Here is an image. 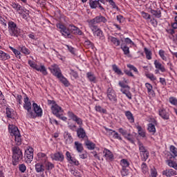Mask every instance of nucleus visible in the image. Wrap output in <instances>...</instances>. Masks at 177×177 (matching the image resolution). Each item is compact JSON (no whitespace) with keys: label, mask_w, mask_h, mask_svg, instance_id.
I'll return each instance as SVG.
<instances>
[{"label":"nucleus","mask_w":177,"mask_h":177,"mask_svg":"<svg viewBox=\"0 0 177 177\" xmlns=\"http://www.w3.org/2000/svg\"><path fill=\"white\" fill-rule=\"evenodd\" d=\"M71 75L73 76V78H78V73H77L76 71H75L73 69H71V72H70Z\"/></svg>","instance_id":"63"},{"label":"nucleus","mask_w":177,"mask_h":177,"mask_svg":"<svg viewBox=\"0 0 177 177\" xmlns=\"http://www.w3.org/2000/svg\"><path fill=\"white\" fill-rule=\"evenodd\" d=\"M9 48H10L12 52H13L14 55H15L16 57H17L18 59H21V57L20 56V55H21V53H20V51H19V50H17L12 46H9Z\"/></svg>","instance_id":"42"},{"label":"nucleus","mask_w":177,"mask_h":177,"mask_svg":"<svg viewBox=\"0 0 177 177\" xmlns=\"http://www.w3.org/2000/svg\"><path fill=\"white\" fill-rule=\"evenodd\" d=\"M158 55L162 60H163V62H168L169 56L167 54V53H165L164 50H160L158 52Z\"/></svg>","instance_id":"24"},{"label":"nucleus","mask_w":177,"mask_h":177,"mask_svg":"<svg viewBox=\"0 0 177 177\" xmlns=\"http://www.w3.org/2000/svg\"><path fill=\"white\" fill-rule=\"evenodd\" d=\"M8 131L11 136H16L20 134V131H19V129L17 128V127L13 124L8 125Z\"/></svg>","instance_id":"18"},{"label":"nucleus","mask_w":177,"mask_h":177,"mask_svg":"<svg viewBox=\"0 0 177 177\" xmlns=\"http://www.w3.org/2000/svg\"><path fill=\"white\" fill-rule=\"evenodd\" d=\"M145 75L150 81H157V77L153 73H146Z\"/></svg>","instance_id":"56"},{"label":"nucleus","mask_w":177,"mask_h":177,"mask_svg":"<svg viewBox=\"0 0 177 177\" xmlns=\"http://www.w3.org/2000/svg\"><path fill=\"white\" fill-rule=\"evenodd\" d=\"M107 97L111 102H117V95L115 94V91L111 88H108Z\"/></svg>","instance_id":"14"},{"label":"nucleus","mask_w":177,"mask_h":177,"mask_svg":"<svg viewBox=\"0 0 177 177\" xmlns=\"http://www.w3.org/2000/svg\"><path fill=\"white\" fill-rule=\"evenodd\" d=\"M112 68H113V71H114V73L118 74V75H124V73H122L121 69H120V68H118V66L117 65L113 64L112 66Z\"/></svg>","instance_id":"38"},{"label":"nucleus","mask_w":177,"mask_h":177,"mask_svg":"<svg viewBox=\"0 0 177 177\" xmlns=\"http://www.w3.org/2000/svg\"><path fill=\"white\" fill-rule=\"evenodd\" d=\"M37 158L39 161H41L44 163L48 160V156H46V154L41 152L37 153Z\"/></svg>","instance_id":"31"},{"label":"nucleus","mask_w":177,"mask_h":177,"mask_svg":"<svg viewBox=\"0 0 177 177\" xmlns=\"http://www.w3.org/2000/svg\"><path fill=\"white\" fill-rule=\"evenodd\" d=\"M171 28L177 30V15L174 17V21L171 24Z\"/></svg>","instance_id":"60"},{"label":"nucleus","mask_w":177,"mask_h":177,"mask_svg":"<svg viewBox=\"0 0 177 177\" xmlns=\"http://www.w3.org/2000/svg\"><path fill=\"white\" fill-rule=\"evenodd\" d=\"M28 64H29V66L30 67H32V68L37 70L38 65L35 62H34L33 61H31V60H28Z\"/></svg>","instance_id":"59"},{"label":"nucleus","mask_w":177,"mask_h":177,"mask_svg":"<svg viewBox=\"0 0 177 177\" xmlns=\"http://www.w3.org/2000/svg\"><path fill=\"white\" fill-rule=\"evenodd\" d=\"M12 162L14 165H16L17 162H19L20 160L23 159V152L20 150L19 147H14L12 148Z\"/></svg>","instance_id":"4"},{"label":"nucleus","mask_w":177,"mask_h":177,"mask_svg":"<svg viewBox=\"0 0 177 177\" xmlns=\"http://www.w3.org/2000/svg\"><path fill=\"white\" fill-rule=\"evenodd\" d=\"M153 64L155 66V74H159L160 71V73H166L167 68H165V66L164 65L161 64V62H160L158 60L156 59L153 62Z\"/></svg>","instance_id":"10"},{"label":"nucleus","mask_w":177,"mask_h":177,"mask_svg":"<svg viewBox=\"0 0 177 177\" xmlns=\"http://www.w3.org/2000/svg\"><path fill=\"white\" fill-rule=\"evenodd\" d=\"M19 169L20 172H22V174H24V172H26L27 169V167H26V165L21 164V165H19Z\"/></svg>","instance_id":"61"},{"label":"nucleus","mask_w":177,"mask_h":177,"mask_svg":"<svg viewBox=\"0 0 177 177\" xmlns=\"http://www.w3.org/2000/svg\"><path fill=\"white\" fill-rule=\"evenodd\" d=\"M48 104L51 106V111L57 118L62 120V121H67V117L64 116V110L62 106H59L55 100H48Z\"/></svg>","instance_id":"2"},{"label":"nucleus","mask_w":177,"mask_h":177,"mask_svg":"<svg viewBox=\"0 0 177 177\" xmlns=\"http://www.w3.org/2000/svg\"><path fill=\"white\" fill-rule=\"evenodd\" d=\"M19 50L21 52V53H24V55H30L31 52L28 48H26V46L19 47Z\"/></svg>","instance_id":"53"},{"label":"nucleus","mask_w":177,"mask_h":177,"mask_svg":"<svg viewBox=\"0 0 177 177\" xmlns=\"http://www.w3.org/2000/svg\"><path fill=\"white\" fill-rule=\"evenodd\" d=\"M84 145L88 150H95L96 147V145L89 140H86Z\"/></svg>","instance_id":"26"},{"label":"nucleus","mask_w":177,"mask_h":177,"mask_svg":"<svg viewBox=\"0 0 177 177\" xmlns=\"http://www.w3.org/2000/svg\"><path fill=\"white\" fill-rule=\"evenodd\" d=\"M8 27V25L6 24V21L3 18H1L0 19V28L5 32L6 30V28Z\"/></svg>","instance_id":"36"},{"label":"nucleus","mask_w":177,"mask_h":177,"mask_svg":"<svg viewBox=\"0 0 177 177\" xmlns=\"http://www.w3.org/2000/svg\"><path fill=\"white\" fill-rule=\"evenodd\" d=\"M150 177H157V170L155 168L151 169Z\"/></svg>","instance_id":"64"},{"label":"nucleus","mask_w":177,"mask_h":177,"mask_svg":"<svg viewBox=\"0 0 177 177\" xmlns=\"http://www.w3.org/2000/svg\"><path fill=\"white\" fill-rule=\"evenodd\" d=\"M104 129L108 133L111 132L110 134L113 135L114 139H118V140H122V138H121V136H120V134L118 132H116L115 131H114L113 129H110L107 127H104Z\"/></svg>","instance_id":"21"},{"label":"nucleus","mask_w":177,"mask_h":177,"mask_svg":"<svg viewBox=\"0 0 177 177\" xmlns=\"http://www.w3.org/2000/svg\"><path fill=\"white\" fill-rule=\"evenodd\" d=\"M15 143L17 146L21 145V135L19 133L17 136H15Z\"/></svg>","instance_id":"51"},{"label":"nucleus","mask_w":177,"mask_h":177,"mask_svg":"<svg viewBox=\"0 0 177 177\" xmlns=\"http://www.w3.org/2000/svg\"><path fill=\"white\" fill-rule=\"evenodd\" d=\"M48 70H50L51 74L54 75V77H59L63 74L62 73V70L59 67V65L56 64H53L50 66V67L48 68Z\"/></svg>","instance_id":"7"},{"label":"nucleus","mask_w":177,"mask_h":177,"mask_svg":"<svg viewBox=\"0 0 177 177\" xmlns=\"http://www.w3.org/2000/svg\"><path fill=\"white\" fill-rule=\"evenodd\" d=\"M68 116L71 120L76 122L77 125H79V128H82V125H84V122L82 119H81L80 117L77 116V115L74 114L73 111H68Z\"/></svg>","instance_id":"8"},{"label":"nucleus","mask_w":177,"mask_h":177,"mask_svg":"<svg viewBox=\"0 0 177 177\" xmlns=\"http://www.w3.org/2000/svg\"><path fill=\"white\" fill-rule=\"evenodd\" d=\"M138 147H139V150H140V154L142 153H146L147 152V149H146V147H145V145H143V144L142 142H140V141H139L138 142Z\"/></svg>","instance_id":"43"},{"label":"nucleus","mask_w":177,"mask_h":177,"mask_svg":"<svg viewBox=\"0 0 177 177\" xmlns=\"http://www.w3.org/2000/svg\"><path fill=\"white\" fill-rule=\"evenodd\" d=\"M66 157L67 161H68L70 164H73V165L76 166L80 165V162L77 160H76L75 158L71 156V153H70V151H67L66 152Z\"/></svg>","instance_id":"12"},{"label":"nucleus","mask_w":177,"mask_h":177,"mask_svg":"<svg viewBox=\"0 0 177 177\" xmlns=\"http://www.w3.org/2000/svg\"><path fill=\"white\" fill-rule=\"evenodd\" d=\"M86 77L90 82L96 84V76H95V74H93L92 72H88L86 73Z\"/></svg>","instance_id":"29"},{"label":"nucleus","mask_w":177,"mask_h":177,"mask_svg":"<svg viewBox=\"0 0 177 177\" xmlns=\"http://www.w3.org/2000/svg\"><path fill=\"white\" fill-rule=\"evenodd\" d=\"M44 166L46 167V169L47 171H52L55 168V165L50 162H49L48 160H46L44 162Z\"/></svg>","instance_id":"34"},{"label":"nucleus","mask_w":177,"mask_h":177,"mask_svg":"<svg viewBox=\"0 0 177 177\" xmlns=\"http://www.w3.org/2000/svg\"><path fill=\"white\" fill-rule=\"evenodd\" d=\"M131 87H129V86H128V87H125L124 88H121L120 91L122 92V93H123L124 95H126L127 97H128V99L131 100L132 99V93H131Z\"/></svg>","instance_id":"23"},{"label":"nucleus","mask_w":177,"mask_h":177,"mask_svg":"<svg viewBox=\"0 0 177 177\" xmlns=\"http://www.w3.org/2000/svg\"><path fill=\"white\" fill-rule=\"evenodd\" d=\"M90 30H91L94 37L103 38V31L97 27V26L88 25Z\"/></svg>","instance_id":"9"},{"label":"nucleus","mask_w":177,"mask_h":177,"mask_svg":"<svg viewBox=\"0 0 177 177\" xmlns=\"http://www.w3.org/2000/svg\"><path fill=\"white\" fill-rule=\"evenodd\" d=\"M24 158L27 164H31V161L34 160V149L32 147H27L25 150Z\"/></svg>","instance_id":"6"},{"label":"nucleus","mask_w":177,"mask_h":177,"mask_svg":"<svg viewBox=\"0 0 177 177\" xmlns=\"http://www.w3.org/2000/svg\"><path fill=\"white\" fill-rule=\"evenodd\" d=\"M68 127L71 131H73L74 132L77 131V125L75 124L68 123Z\"/></svg>","instance_id":"58"},{"label":"nucleus","mask_w":177,"mask_h":177,"mask_svg":"<svg viewBox=\"0 0 177 177\" xmlns=\"http://www.w3.org/2000/svg\"><path fill=\"white\" fill-rule=\"evenodd\" d=\"M140 154L142 161H147V158H149V151L141 153Z\"/></svg>","instance_id":"57"},{"label":"nucleus","mask_w":177,"mask_h":177,"mask_svg":"<svg viewBox=\"0 0 177 177\" xmlns=\"http://www.w3.org/2000/svg\"><path fill=\"white\" fill-rule=\"evenodd\" d=\"M141 16L145 20H150L151 19V16L150 15V14H149L145 11L141 12Z\"/></svg>","instance_id":"54"},{"label":"nucleus","mask_w":177,"mask_h":177,"mask_svg":"<svg viewBox=\"0 0 177 177\" xmlns=\"http://www.w3.org/2000/svg\"><path fill=\"white\" fill-rule=\"evenodd\" d=\"M14 9L17 12V13H19V15H23L24 12H27V9L23 8V7H21L20 4H18L17 8Z\"/></svg>","instance_id":"47"},{"label":"nucleus","mask_w":177,"mask_h":177,"mask_svg":"<svg viewBox=\"0 0 177 177\" xmlns=\"http://www.w3.org/2000/svg\"><path fill=\"white\" fill-rule=\"evenodd\" d=\"M100 2H103V0H89L90 8L91 9H96L98 6L100 10H104V8L102 6Z\"/></svg>","instance_id":"11"},{"label":"nucleus","mask_w":177,"mask_h":177,"mask_svg":"<svg viewBox=\"0 0 177 177\" xmlns=\"http://www.w3.org/2000/svg\"><path fill=\"white\" fill-rule=\"evenodd\" d=\"M8 32L11 37H19L20 35L21 30L19 27H17V24L13 22L12 21H8Z\"/></svg>","instance_id":"3"},{"label":"nucleus","mask_w":177,"mask_h":177,"mask_svg":"<svg viewBox=\"0 0 177 177\" xmlns=\"http://www.w3.org/2000/svg\"><path fill=\"white\" fill-rule=\"evenodd\" d=\"M95 111H97L98 113H101L102 114H107V110L102 108L100 105H96L95 107Z\"/></svg>","instance_id":"48"},{"label":"nucleus","mask_w":177,"mask_h":177,"mask_svg":"<svg viewBox=\"0 0 177 177\" xmlns=\"http://www.w3.org/2000/svg\"><path fill=\"white\" fill-rule=\"evenodd\" d=\"M124 138L127 139L129 142H131V143H133V136H132L131 133H127Z\"/></svg>","instance_id":"62"},{"label":"nucleus","mask_w":177,"mask_h":177,"mask_svg":"<svg viewBox=\"0 0 177 177\" xmlns=\"http://www.w3.org/2000/svg\"><path fill=\"white\" fill-rule=\"evenodd\" d=\"M51 158L54 160V161L63 162V161H64V155L62 152H56L51 155Z\"/></svg>","instance_id":"15"},{"label":"nucleus","mask_w":177,"mask_h":177,"mask_svg":"<svg viewBox=\"0 0 177 177\" xmlns=\"http://www.w3.org/2000/svg\"><path fill=\"white\" fill-rule=\"evenodd\" d=\"M35 168L37 174H40L41 172H44V171H45V167L42 163H37L35 165Z\"/></svg>","instance_id":"28"},{"label":"nucleus","mask_w":177,"mask_h":177,"mask_svg":"<svg viewBox=\"0 0 177 177\" xmlns=\"http://www.w3.org/2000/svg\"><path fill=\"white\" fill-rule=\"evenodd\" d=\"M144 51H145V56H146L147 60H151V59H152L151 56L153 55V53H151V50H150L147 48H145Z\"/></svg>","instance_id":"39"},{"label":"nucleus","mask_w":177,"mask_h":177,"mask_svg":"<svg viewBox=\"0 0 177 177\" xmlns=\"http://www.w3.org/2000/svg\"><path fill=\"white\" fill-rule=\"evenodd\" d=\"M169 102L170 104H172V106H176L177 107V98L175 97H170L169 98Z\"/></svg>","instance_id":"55"},{"label":"nucleus","mask_w":177,"mask_h":177,"mask_svg":"<svg viewBox=\"0 0 177 177\" xmlns=\"http://www.w3.org/2000/svg\"><path fill=\"white\" fill-rule=\"evenodd\" d=\"M107 19L100 15L88 21V26H96V24H106Z\"/></svg>","instance_id":"5"},{"label":"nucleus","mask_w":177,"mask_h":177,"mask_svg":"<svg viewBox=\"0 0 177 177\" xmlns=\"http://www.w3.org/2000/svg\"><path fill=\"white\" fill-rule=\"evenodd\" d=\"M103 154L107 161H113V160H114V155H113V152L106 148L104 149Z\"/></svg>","instance_id":"16"},{"label":"nucleus","mask_w":177,"mask_h":177,"mask_svg":"<svg viewBox=\"0 0 177 177\" xmlns=\"http://www.w3.org/2000/svg\"><path fill=\"white\" fill-rule=\"evenodd\" d=\"M120 165L122 168H128V167L130 165L129 161H128L127 159H122L120 160Z\"/></svg>","instance_id":"44"},{"label":"nucleus","mask_w":177,"mask_h":177,"mask_svg":"<svg viewBox=\"0 0 177 177\" xmlns=\"http://www.w3.org/2000/svg\"><path fill=\"white\" fill-rule=\"evenodd\" d=\"M145 86L147 89V93L149 95H153L154 93V91L153 90V86L150 83H146Z\"/></svg>","instance_id":"41"},{"label":"nucleus","mask_w":177,"mask_h":177,"mask_svg":"<svg viewBox=\"0 0 177 177\" xmlns=\"http://www.w3.org/2000/svg\"><path fill=\"white\" fill-rule=\"evenodd\" d=\"M141 169L142 172H143L145 174H149V167H147V165L145 162H142L141 165Z\"/></svg>","instance_id":"52"},{"label":"nucleus","mask_w":177,"mask_h":177,"mask_svg":"<svg viewBox=\"0 0 177 177\" xmlns=\"http://www.w3.org/2000/svg\"><path fill=\"white\" fill-rule=\"evenodd\" d=\"M58 80L64 85V86H70V82L64 77V75H61L59 77H58Z\"/></svg>","instance_id":"33"},{"label":"nucleus","mask_w":177,"mask_h":177,"mask_svg":"<svg viewBox=\"0 0 177 177\" xmlns=\"http://www.w3.org/2000/svg\"><path fill=\"white\" fill-rule=\"evenodd\" d=\"M106 2H109V5L112 7V9H115V10L120 11V8H118V6L115 4V2H114V0H106Z\"/></svg>","instance_id":"45"},{"label":"nucleus","mask_w":177,"mask_h":177,"mask_svg":"<svg viewBox=\"0 0 177 177\" xmlns=\"http://www.w3.org/2000/svg\"><path fill=\"white\" fill-rule=\"evenodd\" d=\"M36 71L41 73L43 75H48V71L46 70V67H45V65L41 64L39 66H37V68H36Z\"/></svg>","instance_id":"30"},{"label":"nucleus","mask_w":177,"mask_h":177,"mask_svg":"<svg viewBox=\"0 0 177 177\" xmlns=\"http://www.w3.org/2000/svg\"><path fill=\"white\" fill-rule=\"evenodd\" d=\"M137 129L140 136H142V138H146V132L142 129V127L138 126Z\"/></svg>","instance_id":"50"},{"label":"nucleus","mask_w":177,"mask_h":177,"mask_svg":"<svg viewBox=\"0 0 177 177\" xmlns=\"http://www.w3.org/2000/svg\"><path fill=\"white\" fill-rule=\"evenodd\" d=\"M159 115L163 120H169V113L163 107L158 110Z\"/></svg>","instance_id":"20"},{"label":"nucleus","mask_w":177,"mask_h":177,"mask_svg":"<svg viewBox=\"0 0 177 177\" xmlns=\"http://www.w3.org/2000/svg\"><path fill=\"white\" fill-rule=\"evenodd\" d=\"M108 41L113 46H120V45H121V41H120L118 38L111 35H108Z\"/></svg>","instance_id":"17"},{"label":"nucleus","mask_w":177,"mask_h":177,"mask_svg":"<svg viewBox=\"0 0 177 177\" xmlns=\"http://www.w3.org/2000/svg\"><path fill=\"white\" fill-rule=\"evenodd\" d=\"M147 129L149 132H150V133H152V135H154V133H156V126H154V124H153L152 123H149L148 124Z\"/></svg>","instance_id":"46"},{"label":"nucleus","mask_w":177,"mask_h":177,"mask_svg":"<svg viewBox=\"0 0 177 177\" xmlns=\"http://www.w3.org/2000/svg\"><path fill=\"white\" fill-rule=\"evenodd\" d=\"M64 139L66 145L73 143V137L71 136V134L68 133V131H65L64 133Z\"/></svg>","instance_id":"22"},{"label":"nucleus","mask_w":177,"mask_h":177,"mask_svg":"<svg viewBox=\"0 0 177 177\" xmlns=\"http://www.w3.org/2000/svg\"><path fill=\"white\" fill-rule=\"evenodd\" d=\"M162 174L167 177L175 176V175H176V171L172 169H169L168 170L163 171Z\"/></svg>","instance_id":"27"},{"label":"nucleus","mask_w":177,"mask_h":177,"mask_svg":"<svg viewBox=\"0 0 177 177\" xmlns=\"http://www.w3.org/2000/svg\"><path fill=\"white\" fill-rule=\"evenodd\" d=\"M10 55L0 50V60H9Z\"/></svg>","instance_id":"35"},{"label":"nucleus","mask_w":177,"mask_h":177,"mask_svg":"<svg viewBox=\"0 0 177 177\" xmlns=\"http://www.w3.org/2000/svg\"><path fill=\"white\" fill-rule=\"evenodd\" d=\"M170 153H171V156L175 158V157H177V148L174 145H171L169 147Z\"/></svg>","instance_id":"40"},{"label":"nucleus","mask_w":177,"mask_h":177,"mask_svg":"<svg viewBox=\"0 0 177 177\" xmlns=\"http://www.w3.org/2000/svg\"><path fill=\"white\" fill-rule=\"evenodd\" d=\"M120 48L123 51L124 55H125L126 56H129V47H128L127 45L122 44Z\"/></svg>","instance_id":"37"},{"label":"nucleus","mask_w":177,"mask_h":177,"mask_svg":"<svg viewBox=\"0 0 177 177\" xmlns=\"http://www.w3.org/2000/svg\"><path fill=\"white\" fill-rule=\"evenodd\" d=\"M24 109L27 111V118H37V117H42V108L35 102L32 105L30 98L27 96H25L24 98Z\"/></svg>","instance_id":"1"},{"label":"nucleus","mask_w":177,"mask_h":177,"mask_svg":"<svg viewBox=\"0 0 177 177\" xmlns=\"http://www.w3.org/2000/svg\"><path fill=\"white\" fill-rule=\"evenodd\" d=\"M151 13L156 17L157 19H160L161 17V11L160 10H151Z\"/></svg>","instance_id":"49"},{"label":"nucleus","mask_w":177,"mask_h":177,"mask_svg":"<svg viewBox=\"0 0 177 177\" xmlns=\"http://www.w3.org/2000/svg\"><path fill=\"white\" fill-rule=\"evenodd\" d=\"M127 120L129 121L131 123L135 122V118H133V115L132 113L129 111H127L124 113Z\"/></svg>","instance_id":"32"},{"label":"nucleus","mask_w":177,"mask_h":177,"mask_svg":"<svg viewBox=\"0 0 177 177\" xmlns=\"http://www.w3.org/2000/svg\"><path fill=\"white\" fill-rule=\"evenodd\" d=\"M74 149L77 150V153H82L84 151V146L78 141L75 142Z\"/></svg>","instance_id":"25"},{"label":"nucleus","mask_w":177,"mask_h":177,"mask_svg":"<svg viewBox=\"0 0 177 177\" xmlns=\"http://www.w3.org/2000/svg\"><path fill=\"white\" fill-rule=\"evenodd\" d=\"M57 28H59L60 32L62 34V35H64V37H68V35H70L68 29L66 28V26H64L63 24H57Z\"/></svg>","instance_id":"13"},{"label":"nucleus","mask_w":177,"mask_h":177,"mask_svg":"<svg viewBox=\"0 0 177 177\" xmlns=\"http://www.w3.org/2000/svg\"><path fill=\"white\" fill-rule=\"evenodd\" d=\"M77 135L79 139H88V136H86V131L82 127H79L77 130Z\"/></svg>","instance_id":"19"}]
</instances>
